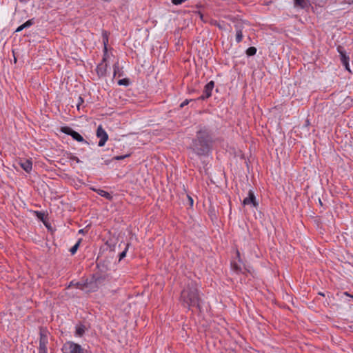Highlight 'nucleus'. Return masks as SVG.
<instances>
[{"instance_id":"obj_1","label":"nucleus","mask_w":353,"mask_h":353,"mask_svg":"<svg viewBox=\"0 0 353 353\" xmlns=\"http://www.w3.org/2000/svg\"><path fill=\"white\" fill-rule=\"evenodd\" d=\"M214 143L212 131L205 126L200 127L192 141L190 148L199 157H208L212 150Z\"/></svg>"},{"instance_id":"obj_2","label":"nucleus","mask_w":353,"mask_h":353,"mask_svg":"<svg viewBox=\"0 0 353 353\" xmlns=\"http://www.w3.org/2000/svg\"><path fill=\"white\" fill-rule=\"evenodd\" d=\"M181 301L183 305L189 310L191 307H196L200 312L202 311V300L199 294L197 284L194 281H190L181 291Z\"/></svg>"},{"instance_id":"obj_3","label":"nucleus","mask_w":353,"mask_h":353,"mask_svg":"<svg viewBox=\"0 0 353 353\" xmlns=\"http://www.w3.org/2000/svg\"><path fill=\"white\" fill-rule=\"evenodd\" d=\"M106 279V276L104 274L95 273L92 274L90 279L87 280L85 283L86 288H89L92 291H95L99 288V285H102Z\"/></svg>"},{"instance_id":"obj_4","label":"nucleus","mask_w":353,"mask_h":353,"mask_svg":"<svg viewBox=\"0 0 353 353\" xmlns=\"http://www.w3.org/2000/svg\"><path fill=\"white\" fill-rule=\"evenodd\" d=\"M63 353H88L79 344L72 341L66 342L62 347Z\"/></svg>"},{"instance_id":"obj_5","label":"nucleus","mask_w":353,"mask_h":353,"mask_svg":"<svg viewBox=\"0 0 353 353\" xmlns=\"http://www.w3.org/2000/svg\"><path fill=\"white\" fill-rule=\"evenodd\" d=\"M48 333V332L46 328H40L39 353H47Z\"/></svg>"},{"instance_id":"obj_6","label":"nucleus","mask_w":353,"mask_h":353,"mask_svg":"<svg viewBox=\"0 0 353 353\" xmlns=\"http://www.w3.org/2000/svg\"><path fill=\"white\" fill-rule=\"evenodd\" d=\"M60 131L65 134L71 136L74 140L78 142H83L88 144V142L86 141L79 132L74 131L69 126L61 127Z\"/></svg>"},{"instance_id":"obj_7","label":"nucleus","mask_w":353,"mask_h":353,"mask_svg":"<svg viewBox=\"0 0 353 353\" xmlns=\"http://www.w3.org/2000/svg\"><path fill=\"white\" fill-rule=\"evenodd\" d=\"M336 50L339 54L340 59H341L342 64L344 65V67L345 68V69L347 70L350 72V65H349L350 57L347 54L345 50L341 46H338L336 48Z\"/></svg>"},{"instance_id":"obj_8","label":"nucleus","mask_w":353,"mask_h":353,"mask_svg":"<svg viewBox=\"0 0 353 353\" xmlns=\"http://www.w3.org/2000/svg\"><path fill=\"white\" fill-rule=\"evenodd\" d=\"M96 134L97 137L100 139L98 145L99 147L103 146L108 139V134L101 125L98 126Z\"/></svg>"},{"instance_id":"obj_9","label":"nucleus","mask_w":353,"mask_h":353,"mask_svg":"<svg viewBox=\"0 0 353 353\" xmlns=\"http://www.w3.org/2000/svg\"><path fill=\"white\" fill-rule=\"evenodd\" d=\"M214 87V81H210V82H208L204 87L203 94L201 96H200L198 98V99L205 100V99L210 97L212 95V91Z\"/></svg>"},{"instance_id":"obj_10","label":"nucleus","mask_w":353,"mask_h":353,"mask_svg":"<svg viewBox=\"0 0 353 353\" xmlns=\"http://www.w3.org/2000/svg\"><path fill=\"white\" fill-rule=\"evenodd\" d=\"M243 205H252L254 207H257L259 203L256 201V197L252 190L248 192V196L243 201Z\"/></svg>"},{"instance_id":"obj_11","label":"nucleus","mask_w":353,"mask_h":353,"mask_svg":"<svg viewBox=\"0 0 353 353\" xmlns=\"http://www.w3.org/2000/svg\"><path fill=\"white\" fill-rule=\"evenodd\" d=\"M294 6L303 10H307L311 6V3L310 0H294Z\"/></svg>"},{"instance_id":"obj_12","label":"nucleus","mask_w":353,"mask_h":353,"mask_svg":"<svg viewBox=\"0 0 353 353\" xmlns=\"http://www.w3.org/2000/svg\"><path fill=\"white\" fill-rule=\"evenodd\" d=\"M105 61V59L103 58L102 62L99 63L97 67V73L99 77L105 76L108 65L104 63Z\"/></svg>"},{"instance_id":"obj_13","label":"nucleus","mask_w":353,"mask_h":353,"mask_svg":"<svg viewBox=\"0 0 353 353\" xmlns=\"http://www.w3.org/2000/svg\"><path fill=\"white\" fill-rule=\"evenodd\" d=\"M19 164L21 167L26 172H30L32 168V162L30 159H22Z\"/></svg>"},{"instance_id":"obj_14","label":"nucleus","mask_w":353,"mask_h":353,"mask_svg":"<svg viewBox=\"0 0 353 353\" xmlns=\"http://www.w3.org/2000/svg\"><path fill=\"white\" fill-rule=\"evenodd\" d=\"M33 24H34V19L32 18V19H30L29 20H28L27 21H26L24 23H23L22 25L19 26L15 30L16 32H21L22 31L23 29L25 28H28L29 27H30L31 26H32Z\"/></svg>"},{"instance_id":"obj_15","label":"nucleus","mask_w":353,"mask_h":353,"mask_svg":"<svg viewBox=\"0 0 353 353\" xmlns=\"http://www.w3.org/2000/svg\"><path fill=\"white\" fill-rule=\"evenodd\" d=\"M235 28L236 29V41L237 43H240L242 41L243 37L241 26H239L238 24H236Z\"/></svg>"},{"instance_id":"obj_16","label":"nucleus","mask_w":353,"mask_h":353,"mask_svg":"<svg viewBox=\"0 0 353 353\" xmlns=\"http://www.w3.org/2000/svg\"><path fill=\"white\" fill-rule=\"evenodd\" d=\"M97 193L100 195L101 196H103L106 199L111 201L112 199V196L108 192L103 190H94Z\"/></svg>"},{"instance_id":"obj_17","label":"nucleus","mask_w":353,"mask_h":353,"mask_svg":"<svg viewBox=\"0 0 353 353\" xmlns=\"http://www.w3.org/2000/svg\"><path fill=\"white\" fill-rule=\"evenodd\" d=\"M130 156V154H125V155H120V156H115L112 159H107V160H105L104 161V164L105 165H109L112 160H117V161H119V160H123L128 157Z\"/></svg>"},{"instance_id":"obj_18","label":"nucleus","mask_w":353,"mask_h":353,"mask_svg":"<svg viewBox=\"0 0 353 353\" xmlns=\"http://www.w3.org/2000/svg\"><path fill=\"white\" fill-rule=\"evenodd\" d=\"M85 327L83 325L77 326L76 334L79 336H82L83 335V334L85 333Z\"/></svg>"},{"instance_id":"obj_19","label":"nucleus","mask_w":353,"mask_h":353,"mask_svg":"<svg viewBox=\"0 0 353 353\" xmlns=\"http://www.w3.org/2000/svg\"><path fill=\"white\" fill-rule=\"evenodd\" d=\"M256 51L257 50L255 47L251 46L246 50L245 53L248 57H251L255 55Z\"/></svg>"},{"instance_id":"obj_20","label":"nucleus","mask_w":353,"mask_h":353,"mask_svg":"<svg viewBox=\"0 0 353 353\" xmlns=\"http://www.w3.org/2000/svg\"><path fill=\"white\" fill-rule=\"evenodd\" d=\"M130 245V243H127L125 245V248L123 251H122L119 256V261H121L123 259H124L126 256V253L128 250L129 246Z\"/></svg>"},{"instance_id":"obj_21","label":"nucleus","mask_w":353,"mask_h":353,"mask_svg":"<svg viewBox=\"0 0 353 353\" xmlns=\"http://www.w3.org/2000/svg\"><path fill=\"white\" fill-rule=\"evenodd\" d=\"M102 38H103V42L104 44V49H105V50H107V44L108 43V32L106 31H103Z\"/></svg>"},{"instance_id":"obj_22","label":"nucleus","mask_w":353,"mask_h":353,"mask_svg":"<svg viewBox=\"0 0 353 353\" xmlns=\"http://www.w3.org/2000/svg\"><path fill=\"white\" fill-rule=\"evenodd\" d=\"M80 243H81V239H79V241H77V243H75V244H74V245H73V246L70 249V252L71 254L74 255V254L77 252V250H78V248H79V247Z\"/></svg>"},{"instance_id":"obj_23","label":"nucleus","mask_w":353,"mask_h":353,"mask_svg":"<svg viewBox=\"0 0 353 353\" xmlns=\"http://www.w3.org/2000/svg\"><path fill=\"white\" fill-rule=\"evenodd\" d=\"M118 84L119 85L128 86L130 85V79L128 78H124V79H120L118 81Z\"/></svg>"},{"instance_id":"obj_24","label":"nucleus","mask_w":353,"mask_h":353,"mask_svg":"<svg viewBox=\"0 0 353 353\" xmlns=\"http://www.w3.org/2000/svg\"><path fill=\"white\" fill-rule=\"evenodd\" d=\"M113 70H114V77H115L117 74H119V77H121L122 75L121 73H119V63H116L113 65Z\"/></svg>"},{"instance_id":"obj_25","label":"nucleus","mask_w":353,"mask_h":353,"mask_svg":"<svg viewBox=\"0 0 353 353\" xmlns=\"http://www.w3.org/2000/svg\"><path fill=\"white\" fill-rule=\"evenodd\" d=\"M231 265H232V270H233L234 272H237V273H239V272H241V267H240V266H239L236 263H235V262L232 263Z\"/></svg>"},{"instance_id":"obj_26","label":"nucleus","mask_w":353,"mask_h":353,"mask_svg":"<svg viewBox=\"0 0 353 353\" xmlns=\"http://www.w3.org/2000/svg\"><path fill=\"white\" fill-rule=\"evenodd\" d=\"M67 157L70 160L75 161L77 163L81 162L80 159L77 157L73 155L72 153H68Z\"/></svg>"},{"instance_id":"obj_27","label":"nucleus","mask_w":353,"mask_h":353,"mask_svg":"<svg viewBox=\"0 0 353 353\" xmlns=\"http://www.w3.org/2000/svg\"><path fill=\"white\" fill-rule=\"evenodd\" d=\"M192 101V99H190V100L185 99L183 102H182V103H181V105H180V108H182L185 107V105H187L190 103V101Z\"/></svg>"},{"instance_id":"obj_28","label":"nucleus","mask_w":353,"mask_h":353,"mask_svg":"<svg viewBox=\"0 0 353 353\" xmlns=\"http://www.w3.org/2000/svg\"><path fill=\"white\" fill-rule=\"evenodd\" d=\"M97 268L99 269L100 271L103 272L105 270H106V268H105V266L103 265H101V263H98L97 264Z\"/></svg>"},{"instance_id":"obj_29","label":"nucleus","mask_w":353,"mask_h":353,"mask_svg":"<svg viewBox=\"0 0 353 353\" xmlns=\"http://www.w3.org/2000/svg\"><path fill=\"white\" fill-rule=\"evenodd\" d=\"M83 99L81 97H79V102L77 103V108L79 109L80 104L83 103Z\"/></svg>"},{"instance_id":"obj_30","label":"nucleus","mask_w":353,"mask_h":353,"mask_svg":"<svg viewBox=\"0 0 353 353\" xmlns=\"http://www.w3.org/2000/svg\"><path fill=\"white\" fill-rule=\"evenodd\" d=\"M37 213V217L41 219H43V213L41 212H36Z\"/></svg>"},{"instance_id":"obj_31","label":"nucleus","mask_w":353,"mask_h":353,"mask_svg":"<svg viewBox=\"0 0 353 353\" xmlns=\"http://www.w3.org/2000/svg\"><path fill=\"white\" fill-rule=\"evenodd\" d=\"M319 294L321 295V296H325V294L323 293H322V292H319Z\"/></svg>"},{"instance_id":"obj_32","label":"nucleus","mask_w":353,"mask_h":353,"mask_svg":"<svg viewBox=\"0 0 353 353\" xmlns=\"http://www.w3.org/2000/svg\"><path fill=\"white\" fill-rule=\"evenodd\" d=\"M190 201H191V204H192V203H193V200H192V199L190 197Z\"/></svg>"},{"instance_id":"obj_33","label":"nucleus","mask_w":353,"mask_h":353,"mask_svg":"<svg viewBox=\"0 0 353 353\" xmlns=\"http://www.w3.org/2000/svg\"><path fill=\"white\" fill-rule=\"evenodd\" d=\"M305 122H306V125H309V121H308V120H306V121H305Z\"/></svg>"},{"instance_id":"obj_34","label":"nucleus","mask_w":353,"mask_h":353,"mask_svg":"<svg viewBox=\"0 0 353 353\" xmlns=\"http://www.w3.org/2000/svg\"><path fill=\"white\" fill-rule=\"evenodd\" d=\"M83 230H79V233H83Z\"/></svg>"},{"instance_id":"obj_35","label":"nucleus","mask_w":353,"mask_h":353,"mask_svg":"<svg viewBox=\"0 0 353 353\" xmlns=\"http://www.w3.org/2000/svg\"><path fill=\"white\" fill-rule=\"evenodd\" d=\"M319 204L322 205V202H321V199H319Z\"/></svg>"}]
</instances>
